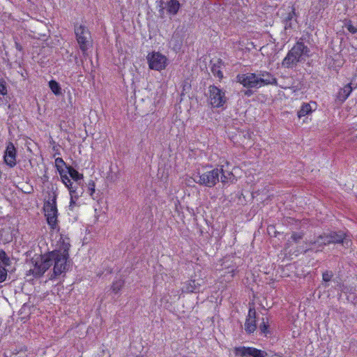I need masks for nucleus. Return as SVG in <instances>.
Masks as SVG:
<instances>
[{
  "instance_id": "nucleus-1",
  "label": "nucleus",
  "mask_w": 357,
  "mask_h": 357,
  "mask_svg": "<svg viewBox=\"0 0 357 357\" xmlns=\"http://www.w3.org/2000/svg\"><path fill=\"white\" fill-rule=\"evenodd\" d=\"M70 240L66 236L61 234L57 242V248L52 252L43 255L40 260L36 261L33 268L30 272L34 277L42 276L52 266L53 271L48 273V279L54 280L57 279L68 269L67 261L69 258Z\"/></svg>"
},
{
  "instance_id": "nucleus-2",
  "label": "nucleus",
  "mask_w": 357,
  "mask_h": 357,
  "mask_svg": "<svg viewBox=\"0 0 357 357\" xmlns=\"http://www.w3.org/2000/svg\"><path fill=\"white\" fill-rule=\"evenodd\" d=\"M236 79L244 87L248 88L243 91L244 95L247 97L251 96L253 93L250 89H259L268 85L278 86L276 77L266 70H261L255 73L238 75Z\"/></svg>"
},
{
  "instance_id": "nucleus-3",
  "label": "nucleus",
  "mask_w": 357,
  "mask_h": 357,
  "mask_svg": "<svg viewBox=\"0 0 357 357\" xmlns=\"http://www.w3.org/2000/svg\"><path fill=\"white\" fill-rule=\"evenodd\" d=\"M310 49L302 41H298L289 51L282 61V66L285 68H293L299 62L305 61L310 56Z\"/></svg>"
},
{
  "instance_id": "nucleus-4",
  "label": "nucleus",
  "mask_w": 357,
  "mask_h": 357,
  "mask_svg": "<svg viewBox=\"0 0 357 357\" xmlns=\"http://www.w3.org/2000/svg\"><path fill=\"white\" fill-rule=\"evenodd\" d=\"M43 210L47 222L52 229H59L58 225V210L56 206V195L54 194L52 198L46 201L44 204Z\"/></svg>"
},
{
  "instance_id": "nucleus-5",
  "label": "nucleus",
  "mask_w": 357,
  "mask_h": 357,
  "mask_svg": "<svg viewBox=\"0 0 357 357\" xmlns=\"http://www.w3.org/2000/svg\"><path fill=\"white\" fill-rule=\"evenodd\" d=\"M221 171L216 168L206 171L202 174L199 172L195 176L194 181L202 185L212 188L220 181Z\"/></svg>"
},
{
  "instance_id": "nucleus-6",
  "label": "nucleus",
  "mask_w": 357,
  "mask_h": 357,
  "mask_svg": "<svg viewBox=\"0 0 357 357\" xmlns=\"http://www.w3.org/2000/svg\"><path fill=\"white\" fill-rule=\"evenodd\" d=\"M75 34L79 49L83 56H86L87 50L91 46V33L85 26L79 25L75 27Z\"/></svg>"
},
{
  "instance_id": "nucleus-7",
  "label": "nucleus",
  "mask_w": 357,
  "mask_h": 357,
  "mask_svg": "<svg viewBox=\"0 0 357 357\" xmlns=\"http://www.w3.org/2000/svg\"><path fill=\"white\" fill-rule=\"evenodd\" d=\"M209 101L213 107H221L227 101L225 92L216 86L211 85L208 87Z\"/></svg>"
},
{
  "instance_id": "nucleus-8",
  "label": "nucleus",
  "mask_w": 357,
  "mask_h": 357,
  "mask_svg": "<svg viewBox=\"0 0 357 357\" xmlns=\"http://www.w3.org/2000/svg\"><path fill=\"white\" fill-rule=\"evenodd\" d=\"M149 66L155 70H161L166 67L167 58L160 52H153L147 56Z\"/></svg>"
},
{
  "instance_id": "nucleus-9",
  "label": "nucleus",
  "mask_w": 357,
  "mask_h": 357,
  "mask_svg": "<svg viewBox=\"0 0 357 357\" xmlns=\"http://www.w3.org/2000/svg\"><path fill=\"white\" fill-rule=\"evenodd\" d=\"M236 357H266L267 353L254 347H238L234 349Z\"/></svg>"
},
{
  "instance_id": "nucleus-10",
  "label": "nucleus",
  "mask_w": 357,
  "mask_h": 357,
  "mask_svg": "<svg viewBox=\"0 0 357 357\" xmlns=\"http://www.w3.org/2000/svg\"><path fill=\"white\" fill-rule=\"evenodd\" d=\"M17 151L13 142H9L7 144L6 151L4 152V162L10 167H14L16 164Z\"/></svg>"
},
{
  "instance_id": "nucleus-11",
  "label": "nucleus",
  "mask_w": 357,
  "mask_h": 357,
  "mask_svg": "<svg viewBox=\"0 0 357 357\" xmlns=\"http://www.w3.org/2000/svg\"><path fill=\"white\" fill-rule=\"evenodd\" d=\"M256 328V311L255 309L252 307L249 309L248 314L245 323V331L246 333L250 334L254 333Z\"/></svg>"
},
{
  "instance_id": "nucleus-12",
  "label": "nucleus",
  "mask_w": 357,
  "mask_h": 357,
  "mask_svg": "<svg viewBox=\"0 0 357 357\" xmlns=\"http://www.w3.org/2000/svg\"><path fill=\"white\" fill-rule=\"evenodd\" d=\"M165 3V6L160 9V13H163L164 9L166 8L167 13L171 15H175L178 12L181 4L178 0H167L165 2L162 1L161 4Z\"/></svg>"
},
{
  "instance_id": "nucleus-13",
  "label": "nucleus",
  "mask_w": 357,
  "mask_h": 357,
  "mask_svg": "<svg viewBox=\"0 0 357 357\" xmlns=\"http://www.w3.org/2000/svg\"><path fill=\"white\" fill-rule=\"evenodd\" d=\"M202 284L196 282L195 280H190L184 283L182 291L185 293H197L200 291Z\"/></svg>"
},
{
  "instance_id": "nucleus-14",
  "label": "nucleus",
  "mask_w": 357,
  "mask_h": 357,
  "mask_svg": "<svg viewBox=\"0 0 357 357\" xmlns=\"http://www.w3.org/2000/svg\"><path fill=\"white\" fill-rule=\"evenodd\" d=\"M352 91L353 88L351 84H347L339 90L336 96V100L340 103L344 102L349 98Z\"/></svg>"
},
{
  "instance_id": "nucleus-15",
  "label": "nucleus",
  "mask_w": 357,
  "mask_h": 357,
  "mask_svg": "<svg viewBox=\"0 0 357 357\" xmlns=\"http://www.w3.org/2000/svg\"><path fill=\"white\" fill-rule=\"evenodd\" d=\"M326 242L330 243H344V234L343 232H331L326 234Z\"/></svg>"
},
{
  "instance_id": "nucleus-16",
  "label": "nucleus",
  "mask_w": 357,
  "mask_h": 357,
  "mask_svg": "<svg viewBox=\"0 0 357 357\" xmlns=\"http://www.w3.org/2000/svg\"><path fill=\"white\" fill-rule=\"evenodd\" d=\"M183 40L181 38L179 34H174L172 39L169 41V45L175 52H178L182 47Z\"/></svg>"
},
{
  "instance_id": "nucleus-17",
  "label": "nucleus",
  "mask_w": 357,
  "mask_h": 357,
  "mask_svg": "<svg viewBox=\"0 0 357 357\" xmlns=\"http://www.w3.org/2000/svg\"><path fill=\"white\" fill-rule=\"evenodd\" d=\"M312 105L315 106L316 105V102H311L310 103H303L302 105L301 109L298 112V116L299 118H301L303 116H305L312 113V112L313 111Z\"/></svg>"
},
{
  "instance_id": "nucleus-18",
  "label": "nucleus",
  "mask_w": 357,
  "mask_h": 357,
  "mask_svg": "<svg viewBox=\"0 0 357 357\" xmlns=\"http://www.w3.org/2000/svg\"><path fill=\"white\" fill-rule=\"evenodd\" d=\"M59 175L61 176V181L68 188L69 192H71L73 190H77V186L73 185V182L71 181L69 176L65 173V172H61V174Z\"/></svg>"
},
{
  "instance_id": "nucleus-19",
  "label": "nucleus",
  "mask_w": 357,
  "mask_h": 357,
  "mask_svg": "<svg viewBox=\"0 0 357 357\" xmlns=\"http://www.w3.org/2000/svg\"><path fill=\"white\" fill-rule=\"evenodd\" d=\"M68 173L75 181L79 182L83 179V174H79L75 169L71 166L66 167Z\"/></svg>"
},
{
  "instance_id": "nucleus-20",
  "label": "nucleus",
  "mask_w": 357,
  "mask_h": 357,
  "mask_svg": "<svg viewBox=\"0 0 357 357\" xmlns=\"http://www.w3.org/2000/svg\"><path fill=\"white\" fill-rule=\"evenodd\" d=\"M222 61L218 60L216 63H213L211 66V72L215 77H217L220 79L223 77V73L221 70L220 64Z\"/></svg>"
},
{
  "instance_id": "nucleus-21",
  "label": "nucleus",
  "mask_w": 357,
  "mask_h": 357,
  "mask_svg": "<svg viewBox=\"0 0 357 357\" xmlns=\"http://www.w3.org/2000/svg\"><path fill=\"white\" fill-rule=\"evenodd\" d=\"M219 169L221 171L220 181L222 183H227L232 181L234 176L231 172H227V171L225 172L223 170L222 167H221Z\"/></svg>"
},
{
  "instance_id": "nucleus-22",
  "label": "nucleus",
  "mask_w": 357,
  "mask_h": 357,
  "mask_svg": "<svg viewBox=\"0 0 357 357\" xmlns=\"http://www.w3.org/2000/svg\"><path fill=\"white\" fill-rule=\"evenodd\" d=\"M10 265V259L5 251L0 250V267L6 268Z\"/></svg>"
},
{
  "instance_id": "nucleus-23",
  "label": "nucleus",
  "mask_w": 357,
  "mask_h": 357,
  "mask_svg": "<svg viewBox=\"0 0 357 357\" xmlns=\"http://www.w3.org/2000/svg\"><path fill=\"white\" fill-rule=\"evenodd\" d=\"M49 86L52 91L55 95H60L61 93V89L59 84L55 80H51L49 82Z\"/></svg>"
},
{
  "instance_id": "nucleus-24",
  "label": "nucleus",
  "mask_w": 357,
  "mask_h": 357,
  "mask_svg": "<svg viewBox=\"0 0 357 357\" xmlns=\"http://www.w3.org/2000/svg\"><path fill=\"white\" fill-rule=\"evenodd\" d=\"M69 192L70 195V207H73V206L75 204L76 200L78 199L82 192L81 191H78L77 190H73Z\"/></svg>"
},
{
  "instance_id": "nucleus-25",
  "label": "nucleus",
  "mask_w": 357,
  "mask_h": 357,
  "mask_svg": "<svg viewBox=\"0 0 357 357\" xmlns=\"http://www.w3.org/2000/svg\"><path fill=\"white\" fill-rule=\"evenodd\" d=\"M326 234L320 235L317 240L313 242H310L311 244L317 245L319 247H322L324 245H328L329 243L326 242Z\"/></svg>"
},
{
  "instance_id": "nucleus-26",
  "label": "nucleus",
  "mask_w": 357,
  "mask_h": 357,
  "mask_svg": "<svg viewBox=\"0 0 357 357\" xmlns=\"http://www.w3.org/2000/svg\"><path fill=\"white\" fill-rule=\"evenodd\" d=\"M124 285V281L121 279L115 280L112 285V289L115 294L118 293Z\"/></svg>"
},
{
  "instance_id": "nucleus-27",
  "label": "nucleus",
  "mask_w": 357,
  "mask_h": 357,
  "mask_svg": "<svg viewBox=\"0 0 357 357\" xmlns=\"http://www.w3.org/2000/svg\"><path fill=\"white\" fill-rule=\"evenodd\" d=\"M65 165L66 163L61 158H57L55 159V166L59 174H61V172H64L63 167Z\"/></svg>"
},
{
  "instance_id": "nucleus-28",
  "label": "nucleus",
  "mask_w": 357,
  "mask_h": 357,
  "mask_svg": "<svg viewBox=\"0 0 357 357\" xmlns=\"http://www.w3.org/2000/svg\"><path fill=\"white\" fill-rule=\"evenodd\" d=\"M295 15L294 10L293 9L291 12L288 13L287 17L285 18V29L289 28L291 26V20Z\"/></svg>"
},
{
  "instance_id": "nucleus-29",
  "label": "nucleus",
  "mask_w": 357,
  "mask_h": 357,
  "mask_svg": "<svg viewBox=\"0 0 357 357\" xmlns=\"http://www.w3.org/2000/svg\"><path fill=\"white\" fill-rule=\"evenodd\" d=\"M0 94L2 96L7 94L6 82L3 79H0Z\"/></svg>"
},
{
  "instance_id": "nucleus-30",
  "label": "nucleus",
  "mask_w": 357,
  "mask_h": 357,
  "mask_svg": "<svg viewBox=\"0 0 357 357\" xmlns=\"http://www.w3.org/2000/svg\"><path fill=\"white\" fill-rule=\"evenodd\" d=\"M95 188L96 185L93 181L90 180L88 183V191L91 197L93 196V194L95 193Z\"/></svg>"
},
{
  "instance_id": "nucleus-31",
  "label": "nucleus",
  "mask_w": 357,
  "mask_h": 357,
  "mask_svg": "<svg viewBox=\"0 0 357 357\" xmlns=\"http://www.w3.org/2000/svg\"><path fill=\"white\" fill-rule=\"evenodd\" d=\"M8 270L6 268L0 267V283L4 282L7 278Z\"/></svg>"
},
{
  "instance_id": "nucleus-32",
  "label": "nucleus",
  "mask_w": 357,
  "mask_h": 357,
  "mask_svg": "<svg viewBox=\"0 0 357 357\" xmlns=\"http://www.w3.org/2000/svg\"><path fill=\"white\" fill-rule=\"evenodd\" d=\"M268 324L266 323L263 319L262 323L259 326V330L261 333L266 335V334L268 333Z\"/></svg>"
},
{
  "instance_id": "nucleus-33",
  "label": "nucleus",
  "mask_w": 357,
  "mask_h": 357,
  "mask_svg": "<svg viewBox=\"0 0 357 357\" xmlns=\"http://www.w3.org/2000/svg\"><path fill=\"white\" fill-rule=\"evenodd\" d=\"M333 276V274L332 272L325 271L322 274V279L324 282H329L332 277Z\"/></svg>"
},
{
  "instance_id": "nucleus-34",
  "label": "nucleus",
  "mask_w": 357,
  "mask_h": 357,
  "mask_svg": "<svg viewBox=\"0 0 357 357\" xmlns=\"http://www.w3.org/2000/svg\"><path fill=\"white\" fill-rule=\"evenodd\" d=\"M346 27L351 33L354 34L357 32V28L354 26L351 22L346 24Z\"/></svg>"
},
{
  "instance_id": "nucleus-35",
  "label": "nucleus",
  "mask_w": 357,
  "mask_h": 357,
  "mask_svg": "<svg viewBox=\"0 0 357 357\" xmlns=\"http://www.w3.org/2000/svg\"><path fill=\"white\" fill-rule=\"evenodd\" d=\"M303 237V236L300 234H298V233H294L292 235H291V238L293 239V241H294L295 242H297L300 239H301Z\"/></svg>"
},
{
  "instance_id": "nucleus-36",
  "label": "nucleus",
  "mask_w": 357,
  "mask_h": 357,
  "mask_svg": "<svg viewBox=\"0 0 357 357\" xmlns=\"http://www.w3.org/2000/svg\"><path fill=\"white\" fill-rule=\"evenodd\" d=\"M234 271L235 270L233 268L228 267V268H227V271H225V273H231V277H233L234 275Z\"/></svg>"
},
{
  "instance_id": "nucleus-37",
  "label": "nucleus",
  "mask_w": 357,
  "mask_h": 357,
  "mask_svg": "<svg viewBox=\"0 0 357 357\" xmlns=\"http://www.w3.org/2000/svg\"><path fill=\"white\" fill-rule=\"evenodd\" d=\"M15 46H16V48H17L18 50H20V51H21V50H22V47H21V45H20L19 43H15Z\"/></svg>"
}]
</instances>
